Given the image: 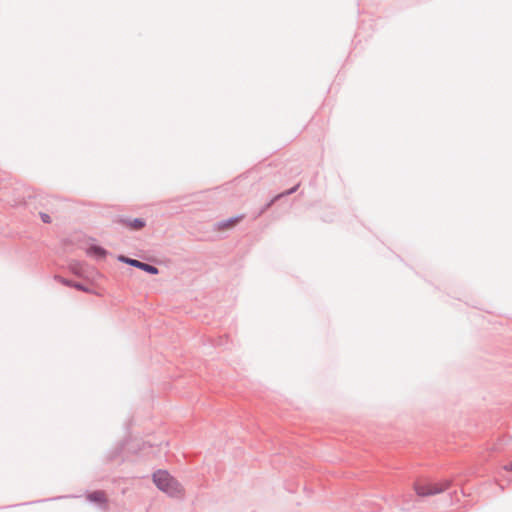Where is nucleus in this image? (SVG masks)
I'll list each match as a JSON object with an SVG mask.
<instances>
[{
  "instance_id": "7",
  "label": "nucleus",
  "mask_w": 512,
  "mask_h": 512,
  "mask_svg": "<svg viewBox=\"0 0 512 512\" xmlns=\"http://www.w3.org/2000/svg\"><path fill=\"white\" fill-rule=\"evenodd\" d=\"M54 278L56 281H58L59 283H61L64 286L72 287V288H75L76 290H79V291H82L85 293H92V290L88 286L84 285L81 282H76V281L67 279L65 277H62L60 275H55Z\"/></svg>"
},
{
  "instance_id": "12",
  "label": "nucleus",
  "mask_w": 512,
  "mask_h": 512,
  "mask_svg": "<svg viewBox=\"0 0 512 512\" xmlns=\"http://www.w3.org/2000/svg\"><path fill=\"white\" fill-rule=\"evenodd\" d=\"M39 216H40L42 222L45 224H50L52 222L51 216L45 212H40Z\"/></svg>"
},
{
  "instance_id": "13",
  "label": "nucleus",
  "mask_w": 512,
  "mask_h": 512,
  "mask_svg": "<svg viewBox=\"0 0 512 512\" xmlns=\"http://www.w3.org/2000/svg\"><path fill=\"white\" fill-rule=\"evenodd\" d=\"M504 469L507 471H512V460L504 466Z\"/></svg>"
},
{
  "instance_id": "10",
  "label": "nucleus",
  "mask_w": 512,
  "mask_h": 512,
  "mask_svg": "<svg viewBox=\"0 0 512 512\" xmlns=\"http://www.w3.org/2000/svg\"><path fill=\"white\" fill-rule=\"evenodd\" d=\"M242 218H243V215L230 217V218H228V219L218 221V222L215 224V227H216L218 230H223V229H226V228H229V227H231V226L235 225V224H236V223H238Z\"/></svg>"
},
{
  "instance_id": "4",
  "label": "nucleus",
  "mask_w": 512,
  "mask_h": 512,
  "mask_svg": "<svg viewBox=\"0 0 512 512\" xmlns=\"http://www.w3.org/2000/svg\"><path fill=\"white\" fill-rule=\"evenodd\" d=\"M117 223L122 224L133 231H139L146 226V221L143 218H129L125 216H118Z\"/></svg>"
},
{
  "instance_id": "3",
  "label": "nucleus",
  "mask_w": 512,
  "mask_h": 512,
  "mask_svg": "<svg viewBox=\"0 0 512 512\" xmlns=\"http://www.w3.org/2000/svg\"><path fill=\"white\" fill-rule=\"evenodd\" d=\"M118 261L128 264L132 267L138 268L150 275H157L159 273V269L155 265H152V264H149V263L137 260V259H133V258L127 257L125 255H119Z\"/></svg>"
},
{
  "instance_id": "6",
  "label": "nucleus",
  "mask_w": 512,
  "mask_h": 512,
  "mask_svg": "<svg viewBox=\"0 0 512 512\" xmlns=\"http://www.w3.org/2000/svg\"><path fill=\"white\" fill-rule=\"evenodd\" d=\"M299 186H300V184L298 183L295 186H293L292 188H290V189H288V190H286V191L276 195L275 197H273L270 201H268L266 204H264L262 206V208L257 213V217H259L262 214H264L276 201H278L282 197L289 196V195L295 193L298 190Z\"/></svg>"
},
{
  "instance_id": "9",
  "label": "nucleus",
  "mask_w": 512,
  "mask_h": 512,
  "mask_svg": "<svg viewBox=\"0 0 512 512\" xmlns=\"http://www.w3.org/2000/svg\"><path fill=\"white\" fill-rule=\"evenodd\" d=\"M87 255L94 257L96 260H103L108 255V251L100 245L92 244L86 250Z\"/></svg>"
},
{
  "instance_id": "8",
  "label": "nucleus",
  "mask_w": 512,
  "mask_h": 512,
  "mask_svg": "<svg viewBox=\"0 0 512 512\" xmlns=\"http://www.w3.org/2000/svg\"><path fill=\"white\" fill-rule=\"evenodd\" d=\"M87 499L90 502L97 503L101 509L106 510L108 507V499L106 494L102 490H95L87 495Z\"/></svg>"
},
{
  "instance_id": "5",
  "label": "nucleus",
  "mask_w": 512,
  "mask_h": 512,
  "mask_svg": "<svg viewBox=\"0 0 512 512\" xmlns=\"http://www.w3.org/2000/svg\"><path fill=\"white\" fill-rule=\"evenodd\" d=\"M299 186H300V184L298 183L295 186H293L292 188H290V189H288V190H286V191L276 195L275 197H273L270 201H268L266 204H264L262 206V208L257 213V217H259L262 214H264L276 201H278L282 197L289 196V195L295 193L298 190Z\"/></svg>"
},
{
  "instance_id": "11",
  "label": "nucleus",
  "mask_w": 512,
  "mask_h": 512,
  "mask_svg": "<svg viewBox=\"0 0 512 512\" xmlns=\"http://www.w3.org/2000/svg\"><path fill=\"white\" fill-rule=\"evenodd\" d=\"M71 270L77 276L83 275V267L80 263H76V264L72 265Z\"/></svg>"
},
{
  "instance_id": "2",
  "label": "nucleus",
  "mask_w": 512,
  "mask_h": 512,
  "mask_svg": "<svg viewBox=\"0 0 512 512\" xmlns=\"http://www.w3.org/2000/svg\"><path fill=\"white\" fill-rule=\"evenodd\" d=\"M451 486V480L444 479L438 483L434 484H418L414 485V490L416 494L420 497L432 496L436 494H440L446 490H448Z\"/></svg>"
},
{
  "instance_id": "1",
  "label": "nucleus",
  "mask_w": 512,
  "mask_h": 512,
  "mask_svg": "<svg viewBox=\"0 0 512 512\" xmlns=\"http://www.w3.org/2000/svg\"><path fill=\"white\" fill-rule=\"evenodd\" d=\"M153 482L156 487L170 496H177L180 492V484L165 470H157L153 474Z\"/></svg>"
}]
</instances>
